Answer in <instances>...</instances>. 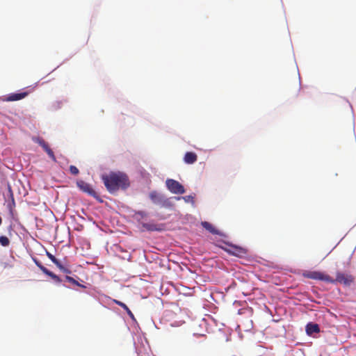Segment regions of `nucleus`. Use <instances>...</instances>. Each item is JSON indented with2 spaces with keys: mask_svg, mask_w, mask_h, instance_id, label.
Returning a JSON list of instances; mask_svg holds the SVG:
<instances>
[{
  "mask_svg": "<svg viewBox=\"0 0 356 356\" xmlns=\"http://www.w3.org/2000/svg\"><path fill=\"white\" fill-rule=\"evenodd\" d=\"M102 179L111 193L118 191L120 188L126 189L129 186L128 177L124 173L111 172L108 175H103Z\"/></svg>",
  "mask_w": 356,
  "mask_h": 356,
  "instance_id": "obj_1",
  "label": "nucleus"
},
{
  "mask_svg": "<svg viewBox=\"0 0 356 356\" xmlns=\"http://www.w3.org/2000/svg\"><path fill=\"white\" fill-rule=\"evenodd\" d=\"M302 275L309 279L325 281L328 283H334V279H332L328 275H326L320 271H305Z\"/></svg>",
  "mask_w": 356,
  "mask_h": 356,
  "instance_id": "obj_2",
  "label": "nucleus"
},
{
  "mask_svg": "<svg viewBox=\"0 0 356 356\" xmlns=\"http://www.w3.org/2000/svg\"><path fill=\"white\" fill-rule=\"evenodd\" d=\"M149 196L153 203L161 207H170L172 205L168 199L165 198L156 191H152Z\"/></svg>",
  "mask_w": 356,
  "mask_h": 356,
  "instance_id": "obj_3",
  "label": "nucleus"
},
{
  "mask_svg": "<svg viewBox=\"0 0 356 356\" xmlns=\"http://www.w3.org/2000/svg\"><path fill=\"white\" fill-rule=\"evenodd\" d=\"M168 189L174 194H184L185 189L184 186L177 181L172 179H168L165 181Z\"/></svg>",
  "mask_w": 356,
  "mask_h": 356,
  "instance_id": "obj_4",
  "label": "nucleus"
},
{
  "mask_svg": "<svg viewBox=\"0 0 356 356\" xmlns=\"http://www.w3.org/2000/svg\"><path fill=\"white\" fill-rule=\"evenodd\" d=\"M76 185L83 192L87 193L88 195L96 199L99 198L98 195L97 194V193L92 188V186L90 184L83 180H79L76 182Z\"/></svg>",
  "mask_w": 356,
  "mask_h": 356,
  "instance_id": "obj_5",
  "label": "nucleus"
},
{
  "mask_svg": "<svg viewBox=\"0 0 356 356\" xmlns=\"http://www.w3.org/2000/svg\"><path fill=\"white\" fill-rule=\"evenodd\" d=\"M229 248L225 249V250L230 254L238 257H243L247 254V250L244 248L234 245H229Z\"/></svg>",
  "mask_w": 356,
  "mask_h": 356,
  "instance_id": "obj_6",
  "label": "nucleus"
},
{
  "mask_svg": "<svg viewBox=\"0 0 356 356\" xmlns=\"http://www.w3.org/2000/svg\"><path fill=\"white\" fill-rule=\"evenodd\" d=\"M354 278L350 275H346L344 273L337 272L336 275V279L334 280L335 282H339L343 284L346 286H349L353 282Z\"/></svg>",
  "mask_w": 356,
  "mask_h": 356,
  "instance_id": "obj_7",
  "label": "nucleus"
},
{
  "mask_svg": "<svg viewBox=\"0 0 356 356\" xmlns=\"http://www.w3.org/2000/svg\"><path fill=\"white\" fill-rule=\"evenodd\" d=\"M143 227L149 232L154 231H162L164 229V225L163 224H155L153 222L143 223Z\"/></svg>",
  "mask_w": 356,
  "mask_h": 356,
  "instance_id": "obj_8",
  "label": "nucleus"
},
{
  "mask_svg": "<svg viewBox=\"0 0 356 356\" xmlns=\"http://www.w3.org/2000/svg\"><path fill=\"white\" fill-rule=\"evenodd\" d=\"M197 160V155L193 152H187L184 157V161L187 164H193Z\"/></svg>",
  "mask_w": 356,
  "mask_h": 356,
  "instance_id": "obj_9",
  "label": "nucleus"
},
{
  "mask_svg": "<svg viewBox=\"0 0 356 356\" xmlns=\"http://www.w3.org/2000/svg\"><path fill=\"white\" fill-rule=\"evenodd\" d=\"M27 95H28V92H26L12 93V94H10L6 97V100L8 102L18 101V100L24 99Z\"/></svg>",
  "mask_w": 356,
  "mask_h": 356,
  "instance_id": "obj_10",
  "label": "nucleus"
},
{
  "mask_svg": "<svg viewBox=\"0 0 356 356\" xmlns=\"http://www.w3.org/2000/svg\"><path fill=\"white\" fill-rule=\"evenodd\" d=\"M320 327L318 324L314 323H309L306 325V332L308 335H312L314 333H318Z\"/></svg>",
  "mask_w": 356,
  "mask_h": 356,
  "instance_id": "obj_11",
  "label": "nucleus"
},
{
  "mask_svg": "<svg viewBox=\"0 0 356 356\" xmlns=\"http://www.w3.org/2000/svg\"><path fill=\"white\" fill-rule=\"evenodd\" d=\"M202 227L213 234H220V232L217 230L211 223L208 222H202Z\"/></svg>",
  "mask_w": 356,
  "mask_h": 356,
  "instance_id": "obj_12",
  "label": "nucleus"
},
{
  "mask_svg": "<svg viewBox=\"0 0 356 356\" xmlns=\"http://www.w3.org/2000/svg\"><path fill=\"white\" fill-rule=\"evenodd\" d=\"M116 305L120 306L121 307H122L124 311H126V312L127 313V314L131 318H134V314L131 312V311L129 309V307L124 304L121 301H119L118 300H113Z\"/></svg>",
  "mask_w": 356,
  "mask_h": 356,
  "instance_id": "obj_13",
  "label": "nucleus"
},
{
  "mask_svg": "<svg viewBox=\"0 0 356 356\" xmlns=\"http://www.w3.org/2000/svg\"><path fill=\"white\" fill-rule=\"evenodd\" d=\"M44 274L49 276L56 283H60L62 282V280L58 275H56L49 270H47V271H46Z\"/></svg>",
  "mask_w": 356,
  "mask_h": 356,
  "instance_id": "obj_14",
  "label": "nucleus"
},
{
  "mask_svg": "<svg viewBox=\"0 0 356 356\" xmlns=\"http://www.w3.org/2000/svg\"><path fill=\"white\" fill-rule=\"evenodd\" d=\"M44 274L49 276L56 283H60L62 282V280L58 275H56L49 270H47V271H46Z\"/></svg>",
  "mask_w": 356,
  "mask_h": 356,
  "instance_id": "obj_15",
  "label": "nucleus"
},
{
  "mask_svg": "<svg viewBox=\"0 0 356 356\" xmlns=\"http://www.w3.org/2000/svg\"><path fill=\"white\" fill-rule=\"evenodd\" d=\"M65 280H67V282H69L70 283L74 284V285H76V286H79L81 288H86V286L85 285H83L80 283H79L78 281H76L75 279H74L73 277H70V276H68V275H66L65 276Z\"/></svg>",
  "mask_w": 356,
  "mask_h": 356,
  "instance_id": "obj_16",
  "label": "nucleus"
},
{
  "mask_svg": "<svg viewBox=\"0 0 356 356\" xmlns=\"http://www.w3.org/2000/svg\"><path fill=\"white\" fill-rule=\"evenodd\" d=\"M0 244L3 247H7L10 244L9 238L6 236H0Z\"/></svg>",
  "mask_w": 356,
  "mask_h": 356,
  "instance_id": "obj_17",
  "label": "nucleus"
},
{
  "mask_svg": "<svg viewBox=\"0 0 356 356\" xmlns=\"http://www.w3.org/2000/svg\"><path fill=\"white\" fill-rule=\"evenodd\" d=\"M34 262L35 264V265L42 271V273H45L46 271H47V268L46 267H44L42 264L41 262H40L39 261L36 260V259H34Z\"/></svg>",
  "mask_w": 356,
  "mask_h": 356,
  "instance_id": "obj_18",
  "label": "nucleus"
},
{
  "mask_svg": "<svg viewBox=\"0 0 356 356\" xmlns=\"http://www.w3.org/2000/svg\"><path fill=\"white\" fill-rule=\"evenodd\" d=\"M70 172L74 175H77L79 173V169L74 165L70 166Z\"/></svg>",
  "mask_w": 356,
  "mask_h": 356,
  "instance_id": "obj_19",
  "label": "nucleus"
},
{
  "mask_svg": "<svg viewBox=\"0 0 356 356\" xmlns=\"http://www.w3.org/2000/svg\"><path fill=\"white\" fill-rule=\"evenodd\" d=\"M46 152L47 153V154L49 155V156L54 161H56V156L53 152V151L49 148L48 149H47Z\"/></svg>",
  "mask_w": 356,
  "mask_h": 356,
  "instance_id": "obj_20",
  "label": "nucleus"
},
{
  "mask_svg": "<svg viewBox=\"0 0 356 356\" xmlns=\"http://www.w3.org/2000/svg\"><path fill=\"white\" fill-rule=\"evenodd\" d=\"M181 198H183L186 202H193V197L191 195H187V196L182 197H177L178 200H179Z\"/></svg>",
  "mask_w": 356,
  "mask_h": 356,
  "instance_id": "obj_21",
  "label": "nucleus"
},
{
  "mask_svg": "<svg viewBox=\"0 0 356 356\" xmlns=\"http://www.w3.org/2000/svg\"><path fill=\"white\" fill-rule=\"evenodd\" d=\"M42 147L45 146L47 143L42 138H37L35 140Z\"/></svg>",
  "mask_w": 356,
  "mask_h": 356,
  "instance_id": "obj_22",
  "label": "nucleus"
},
{
  "mask_svg": "<svg viewBox=\"0 0 356 356\" xmlns=\"http://www.w3.org/2000/svg\"><path fill=\"white\" fill-rule=\"evenodd\" d=\"M47 256L49 257V259L53 262H56L57 259L50 252H47Z\"/></svg>",
  "mask_w": 356,
  "mask_h": 356,
  "instance_id": "obj_23",
  "label": "nucleus"
},
{
  "mask_svg": "<svg viewBox=\"0 0 356 356\" xmlns=\"http://www.w3.org/2000/svg\"><path fill=\"white\" fill-rule=\"evenodd\" d=\"M60 270L66 274H70L72 273L69 268L65 267L64 266H63V268H61V270Z\"/></svg>",
  "mask_w": 356,
  "mask_h": 356,
  "instance_id": "obj_24",
  "label": "nucleus"
},
{
  "mask_svg": "<svg viewBox=\"0 0 356 356\" xmlns=\"http://www.w3.org/2000/svg\"><path fill=\"white\" fill-rule=\"evenodd\" d=\"M60 270L63 268V265L57 259L56 262L54 263Z\"/></svg>",
  "mask_w": 356,
  "mask_h": 356,
  "instance_id": "obj_25",
  "label": "nucleus"
},
{
  "mask_svg": "<svg viewBox=\"0 0 356 356\" xmlns=\"http://www.w3.org/2000/svg\"><path fill=\"white\" fill-rule=\"evenodd\" d=\"M8 190H9V193H10V197H11V198H12V202H13V203L14 204L15 202H14L13 194L12 190H11V188H10V186L8 187Z\"/></svg>",
  "mask_w": 356,
  "mask_h": 356,
  "instance_id": "obj_26",
  "label": "nucleus"
},
{
  "mask_svg": "<svg viewBox=\"0 0 356 356\" xmlns=\"http://www.w3.org/2000/svg\"><path fill=\"white\" fill-rule=\"evenodd\" d=\"M42 148L46 152L47 149H49V147L48 144H47L45 146H43Z\"/></svg>",
  "mask_w": 356,
  "mask_h": 356,
  "instance_id": "obj_27",
  "label": "nucleus"
}]
</instances>
